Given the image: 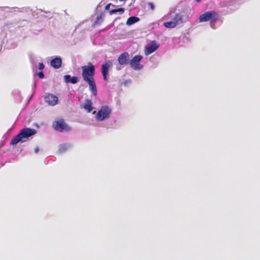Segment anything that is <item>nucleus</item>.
<instances>
[{
  "label": "nucleus",
  "instance_id": "18",
  "mask_svg": "<svg viewBox=\"0 0 260 260\" xmlns=\"http://www.w3.org/2000/svg\"><path fill=\"white\" fill-rule=\"evenodd\" d=\"M38 68L40 70H42L44 68V65L42 62H40L39 63Z\"/></svg>",
  "mask_w": 260,
  "mask_h": 260
},
{
  "label": "nucleus",
  "instance_id": "21",
  "mask_svg": "<svg viewBox=\"0 0 260 260\" xmlns=\"http://www.w3.org/2000/svg\"><path fill=\"white\" fill-rule=\"evenodd\" d=\"M112 4L111 3L108 4L105 8V9L106 10H109V8H110V6Z\"/></svg>",
  "mask_w": 260,
  "mask_h": 260
},
{
  "label": "nucleus",
  "instance_id": "22",
  "mask_svg": "<svg viewBox=\"0 0 260 260\" xmlns=\"http://www.w3.org/2000/svg\"><path fill=\"white\" fill-rule=\"evenodd\" d=\"M38 148L35 149V152H37L38 151Z\"/></svg>",
  "mask_w": 260,
  "mask_h": 260
},
{
  "label": "nucleus",
  "instance_id": "16",
  "mask_svg": "<svg viewBox=\"0 0 260 260\" xmlns=\"http://www.w3.org/2000/svg\"><path fill=\"white\" fill-rule=\"evenodd\" d=\"M92 105V104L91 100H87L86 101V103L83 107L88 112H90L93 109Z\"/></svg>",
  "mask_w": 260,
  "mask_h": 260
},
{
  "label": "nucleus",
  "instance_id": "7",
  "mask_svg": "<svg viewBox=\"0 0 260 260\" xmlns=\"http://www.w3.org/2000/svg\"><path fill=\"white\" fill-rule=\"evenodd\" d=\"M143 58V56L140 55H137L134 56L129 61L131 67L135 70H139L143 68V65L140 64V62Z\"/></svg>",
  "mask_w": 260,
  "mask_h": 260
},
{
  "label": "nucleus",
  "instance_id": "6",
  "mask_svg": "<svg viewBox=\"0 0 260 260\" xmlns=\"http://www.w3.org/2000/svg\"><path fill=\"white\" fill-rule=\"evenodd\" d=\"M52 126L55 130L60 132H69L71 129V127L63 119H59L54 121Z\"/></svg>",
  "mask_w": 260,
  "mask_h": 260
},
{
  "label": "nucleus",
  "instance_id": "12",
  "mask_svg": "<svg viewBox=\"0 0 260 260\" xmlns=\"http://www.w3.org/2000/svg\"><path fill=\"white\" fill-rule=\"evenodd\" d=\"M50 64L54 69H59L61 66L62 60L60 57H56L51 60Z\"/></svg>",
  "mask_w": 260,
  "mask_h": 260
},
{
  "label": "nucleus",
  "instance_id": "4",
  "mask_svg": "<svg viewBox=\"0 0 260 260\" xmlns=\"http://www.w3.org/2000/svg\"><path fill=\"white\" fill-rule=\"evenodd\" d=\"M111 109L107 106H102L98 112L95 118L98 121H103L110 117Z\"/></svg>",
  "mask_w": 260,
  "mask_h": 260
},
{
  "label": "nucleus",
  "instance_id": "19",
  "mask_svg": "<svg viewBox=\"0 0 260 260\" xmlns=\"http://www.w3.org/2000/svg\"><path fill=\"white\" fill-rule=\"evenodd\" d=\"M38 76L40 79H43L44 77V74L42 72H40L38 73Z\"/></svg>",
  "mask_w": 260,
  "mask_h": 260
},
{
  "label": "nucleus",
  "instance_id": "20",
  "mask_svg": "<svg viewBox=\"0 0 260 260\" xmlns=\"http://www.w3.org/2000/svg\"><path fill=\"white\" fill-rule=\"evenodd\" d=\"M148 5L150 6V7L152 10H154V6L152 3H151V2L148 3Z\"/></svg>",
  "mask_w": 260,
  "mask_h": 260
},
{
  "label": "nucleus",
  "instance_id": "2",
  "mask_svg": "<svg viewBox=\"0 0 260 260\" xmlns=\"http://www.w3.org/2000/svg\"><path fill=\"white\" fill-rule=\"evenodd\" d=\"M189 14L188 11H183L181 13L176 14L172 21L166 22L164 23V25L167 28H175L177 25L187 21L189 19Z\"/></svg>",
  "mask_w": 260,
  "mask_h": 260
},
{
  "label": "nucleus",
  "instance_id": "8",
  "mask_svg": "<svg viewBox=\"0 0 260 260\" xmlns=\"http://www.w3.org/2000/svg\"><path fill=\"white\" fill-rule=\"evenodd\" d=\"M45 101L49 105L53 106L58 103V99L57 96L48 93L45 97Z\"/></svg>",
  "mask_w": 260,
  "mask_h": 260
},
{
  "label": "nucleus",
  "instance_id": "3",
  "mask_svg": "<svg viewBox=\"0 0 260 260\" xmlns=\"http://www.w3.org/2000/svg\"><path fill=\"white\" fill-rule=\"evenodd\" d=\"M36 133V131L34 129L30 128H23L12 140L10 144L12 145H15L19 142H24L26 141L30 137L35 135Z\"/></svg>",
  "mask_w": 260,
  "mask_h": 260
},
{
  "label": "nucleus",
  "instance_id": "23",
  "mask_svg": "<svg viewBox=\"0 0 260 260\" xmlns=\"http://www.w3.org/2000/svg\"><path fill=\"white\" fill-rule=\"evenodd\" d=\"M197 2H200L201 0H196Z\"/></svg>",
  "mask_w": 260,
  "mask_h": 260
},
{
  "label": "nucleus",
  "instance_id": "10",
  "mask_svg": "<svg viewBox=\"0 0 260 260\" xmlns=\"http://www.w3.org/2000/svg\"><path fill=\"white\" fill-rule=\"evenodd\" d=\"M129 54L128 52H125L121 53L118 57V61L119 64L125 66L128 63Z\"/></svg>",
  "mask_w": 260,
  "mask_h": 260
},
{
  "label": "nucleus",
  "instance_id": "11",
  "mask_svg": "<svg viewBox=\"0 0 260 260\" xmlns=\"http://www.w3.org/2000/svg\"><path fill=\"white\" fill-rule=\"evenodd\" d=\"M159 47V45L155 42L148 45L145 47V54L148 55L154 52Z\"/></svg>",
  "mask_w": 260,
  "mask_h": 260
},
{
  "label": "nucleus",
  "instance_id": "1",
  "mask_svg": "<svg viewBox=\"0 0 260 260\" xmlns=\"http://www.w3.org/2000/svg\"><path fill=\"white\" fill-rule=\"evenodd\" d=\"M81 70L84 81L88 84L92 93L94 96H96L97 89L93 78L95 73L94 66L92 63L88 62L87 66L81 67Z\"/></svg>",
  "mask_w": 260,
  "mask_h": 260
},
{
  "label": "nucleus",
  "instance_id": "13",
  "mask_svg": "<svg viewBox=\"0 0 260 260\" xmlns=\"http://www.w3.org/2000/svg\"><path fill=\"white\" fill-rule=\"evenodd\" d=\"M64 81L66 83H71L72 84H76L78 81V77L76 76L71 77L69 75H66L64 76Z\"/></svg>",
  "mask_w": 260,
  "mask_h": 260
},
{
  "label": "nucleus",
  "instance_id": "14",
  "mask_svg": "<svg viewBox=\"0 0 260 260\" xmlns=\"http://www.w3.org/2000/svg\"><path fill=\"white\" fill-rule=\"evenodd\" d=\"M104 17V15L103 13H101L99 15H98L97 16L95 20L94 21V22L93 24V25L94 26H95L96 25H100L103 22Z\"/></svg>",
  "mask_w": 260,
  "mask_h": 260
},
{
  "label": "nucleus",
  "instance_id": "15",
  "mask_svg": "<svg viewBox=\"0 0 260 260\" xmlns=\"http://www.w3.org/2000/svg\"><path fill=\"white\" fill-rule=\"evenodd\" d=\"M139 20H140L139 18H138L137 17H135V16L131 17L127 19L126 24L127 25H131L134 24L135 23L138 22L139 21Z\"/></svg>",
  "mask_w": 260,
  "mask_h": 260
},
{
  "label": "nucleus",
  "instance_id": "17",
  "mask_svg": "<svg viewBox=\"0 0 260 260\" xmlns=\"http://www.w3.org/2000/svg\"><path fill=\"white\" fill-rule=\"evenodd\" d=\"M124 8H118V9H113V10H111L110 12H109V13L110 15H112L113 14H115L117 12H118L120 14H122L123 13H124Z\"/></svg>",
  "mask_w": 260,
  "mask_h": 260
},
{
  "label": "nucleus",
  "instance_id": "5",
  "mask_svg": "<svg viewBox=\"0 0 260 260\" xmlns=\"http://www.w3.org/2000/svg\"><path fill=\"white\" fill-rule=\"evenodd\" d=\"M218 19V14L214 11H208L202 14L199 18L200 22L210 21L215 22Z\"/></svg>",
  "mask_w": 260,
  "mask_h": 260
},
{
  "label": "nucleus",
  "instance_id": "9",
  "mask_svg": "<svg viewBox=\"0 0 260 260\" xmlns=\"http://www.w3.org/2000/svg\"><path fill=\"white\" fill-rule=\"evenodd\" d=\"M112 66V62L110 60L106 61L105 63L102 65V72L104 80H107V75L109 72L110 68Z\"/></svg>",
  "mask_w": 260,
  "mask_h": 260
}]
</instances>
